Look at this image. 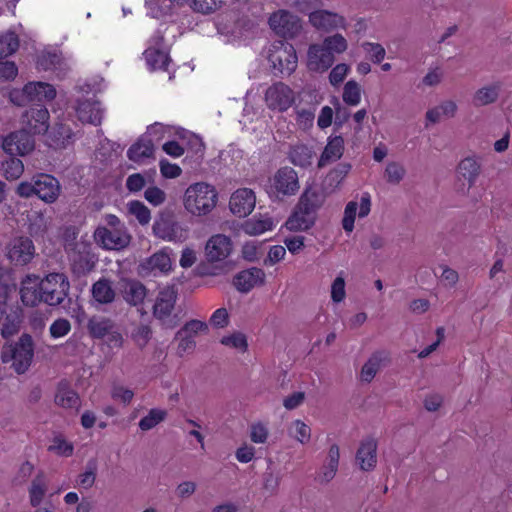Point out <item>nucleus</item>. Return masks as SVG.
Masks as SVG:
<instances>
[{"label":"nucleus","mask_w":512,"mask_h":512,"mask_svg":"<svg viewBox=\"0 0 512 512\" xmlns=\"http://www.w3.org/2000/svg\"><path fill=\"white\" fill-rule=\"evenodd\" d=\"M323 204L319 192L306 189L300 196L284 226L291 232H305L311 229L317 220V212Z\"/></svg>","instance_id":"1"},{"label":"nucleus","mask_w":512,"mask_h":512,"mask_svg":"<svg viewBox=\"0 0 512 512\" xmlns=\"http://www.w3.org/2000/svg\"><path fill=\"white\" fill-rule=\"evenodd\" d=\"M185 211L194 217H205L212 213L218 203V192L212 184L196 182L190 184L183 195Z\"/></svg>","instance_id":"2"},{"label":"nucleus","mask_w":512,"mask_h":512,"mask_svg":"<svg viewBox=\"0 0 512 512\" xmlns=\"http://www.w3.org/2000/svg\"><path fill=\"white\" fill-rule=\"evenodd\" d=\"M105 226L94 232L95 241L107 250H121L131 242V235L121 220L113 214L105 216Z\"/></svg>","instance_id":"3"},{"label":"nucleus","mask_w":512,"mask_h":512,"mask_svg":"<svg viewBox=\"0 0 512 512\" xmlns=\"http://www.w3.org/2000/svg\"><path fill=\"white\" fill-rule=\"evenodd\" d=\"M34 358V342L29 334H22L18 341L5 345L1 351L3 363L11 362L12 368L18 374L25 373Z\"/></svg>","instance_id":"4"},{"label":"nucleus","mask_w":512,"mask_h":512,"mask_svg":"<svg viewBox=\"0 0 512 512\" xmlns=\"http://www.w3.org/2000/svg\"><path fill=\"white\" fill-rule=\"evenodd\" d=\"M271 30L284 39H294L303 29L302 19L293 12L279 9L273 12L268 19Z\"/></svg>","instance_id":"5"},{"label":"nucleus","mask_w":512,"mask_h":512,"mask_svg":"<svg viewBox=\"0 0 512 512\" xmlns=\"http://www.w3.org/2000/svg\"><path fill=\"white\" fill-rule=\"evenodd\" d=\"M43 302L50 306L60 305L68 296L70 284L63 273H50L40 279Z\"/></svg>","instance_id":"6"},{"label":"nucleus","mask_w":512,"mask_h":512,"mask_svg":"<svg viewBox=\"0 0 512 512\" xmlns=\"http://www.w3.org/2000/svg\"><path fill=\"white\" fill-rule=\"evenodd\" d=\"M268 60L281 74L290 75L297 67L296 50L292 44L284 41H276L271 45Z\"/></svg>","instance_id":"7"},{"label":"nucleus","mask_w":512,"mask_h":512,"mask_svg":"<svg viewBox=\"0 0 512 512\" xmlns=\"http://www.w3.org/2000/svg\"><path fill=\"white\" fill-rule=\"evenodd\" d=\"M176 297L172 287H165L158 292L152 307L154 317L166 328L171 329L177 325L176 317L173 315Z\"/></svg>","instance_id":"8"},{"label":"nucleus","mask_w":512,"mask_h":512,"mask_svg":"<svg viewBox=\"0 0 512 512\" xmlns=\"http://www.w3.org/2000/svg\"><path fill=\"white\" fill-rule=\"evenodd\" d=\"M297 172L288 166L278 169L269 179L268 192L274 196H292L299 190Z\"/></svg>","instance_id":"9"},{"label":"nucleus","mask_w":512,"mask_h":512,"mask_svg":"<svg viewBox=\"0 0 512 512\" xmlns=\"http://www.w3.org/2000/svg\"><path fill=\"white\" fill-rule=\"evenodd\" d=\"M55 96V88L46 82H29L24 86L22 92L15 90L10 93L11 101L17 105H23L25 101H50Z\"/></svg>","instance_id":"10"},{"label":"nucleus","mask_w":512,"mask_h":512,"mask_svg":"<svg viewBox=\"0 0 512 512\" xmlns=\"http://www.w3.org/2000/svg\"><path fill=\"white\" fill-rule=\"evenodd\" d=\"M7 259L15 266H25L29 264L36 255V248L27 236H17L12 238L5 248Z\"/></svg>","instance_id":"11"},{"label":"nucleus","mask_w":512,"mask_h":512,"mask_svg":"<svg viewBox=\"0 0 512 512\" xmlns=\"http://www.w3.org/2000/svg\"><path fill=\"white\" fill-rule=\"evenodd\" d=\"M264 100L270 110L284 112L293 105L295 93L288 85L277 82L266 89Z\"/></svg>","instance_id":"12"},{"label":"nucleus","mask_w":512,"mask_h":512,"mask_svg":"<svg viewBox=\"0 0 512 512\" xmlns=\"http://www.w3.org/2000/svg\"><path fill=\"white\" fill-rule=\"evenodd\" d=\"M309 23L319 31L331 32L334 30H346L348 23L346 18L326 9H318L309 14Z\"/></svg>","instance_id":"13"},{"label":"nucleus","mask_w":512,"mask_h":512,"mask_svg":"<svg viewBox=\"0 0 512 512\" xmlns=\"http://www.w3.org/2000/svg\"><path fill=\"white\" fill-rule=\"evenodd\" d=\"M481 174V161L477 156H467L456 167V178L462 182L460 190L467 193L477 182Z\"/></svg>","instance_id":"14"},{"label":"nucleus","mask_w":512,"mask_h":512,"mask_svg":"<svg viewBox=\"0 0 512 512\" xmlns=\"http://www.w3.org/2000/svg\"><path fill=\"white\" fill-rule=\"evenodd\" d=\"M156 237L169 242H183L187 238V229L181 223L170 218H161L153 224Z\"/></svg>","instance_id":"15"},{"label":"nucleus","mask_w":512,"mask_h":512,"mask_svg":"<svg viewBox=\"0 0 512 512\" xmlns=\"http://www.w3.org/2000/svg\"><path fill=\"white\" fill-rule=\"evenodd\" d=\"M233 250L231 239L224 234L211 236L205 245V256L208 262L217 263L226 260Z\"/></svg>","instance_id":"16"},{"label":"nucleus","mask_w":512,"mask_h":512,"mask_svg":"<svg viewBox=\"0 0 512 512\" xmlns=\"http://www.w3.org/2000/svg\"><path fill=\"white\" fill-rule=\"evenodd\" d=\"M2 147L10 156H24L34 149V140L30 132L20 130L6 136L3 140Z\"/></svg>","instance_id":"17"},{"label":"nucleus","mask_w":512,"mask_h":512,"mask_svg":"<svg viewBox=\"0 0 512 512\" xmlns=\"http://www.w3.org/2000/svg\"><path fill=\"white\" fill-rule=\"evenodd\" d=\"M335 62V56L328 52L322 44H311L307 50L306 66L309 71L323 73Z\"/></svg>","instance_id":"18"},{"label":"nucleus","mask_w":512,"mask_h":512,"mask_svg":"<svg viewBox=\"0 0 512 512\" xmlns=\"http://www.w3.org/2000/svg\"><path fill=\"white\" fill-rule=\"evenodd\" d=\"M256 196L249 188H240L234 191L229 200V209L238 217L248 216L255 208Z\"/></svg>","instance_id":"19"},{"label":"nucleus","mask_w":512,"mask_h":512,"mask_svg":"<svg viewBox=\"0 0 512 512\" xmlns=\"http://www.w3.org/2000/svg\"><path fill=\"white\" fill-rule=\"evenodd\" d=\"M371 210V198L368 193H364L361 196L360 202L350 201L347 203L344 209V216L342 219L343 229L350 233L354 229V222L356 215L359 218L366 217Z\"/></svg>","instance_id":"20"},{"label":"nucleus","mask_w":512,"mask_h":512,"mask_svg":"<svg viewBox=\"0 0 512 512\" xmlns=\"http://www.w3.org/2000/svg\"><path fill=\"white\" fill-rule=\"evenodd\" d=\"M72 271L77 275H85L90 272L94 265V256L89 247L84 243H77L75 248L69 253Z\"/></svg>","instance_id":"21"},{"label":"nucleus","mask_w":512,"mask_h":512,"mask_svg":"<svg viewBox=\"0 0 512 512\" xmlns=\"http://www.w3.org/2000/svg\"><path fill=\"white\" fill-rule=\"evenodd\" d=\"M20 298L25 306L35 307L43 302L40 278L29 274L20 284Z\"/></svg>","instance_id":"22"},{"label":"nucleus","mask_w":512,"mask_h":512,"mask_svg":"<svg viewBox=\"0 0 512 512\" xmlns=\"http://www.w3.org/2000/svg\"><path fill=\"white\" fill-rule=\"evenodd\" d=\"M48 120L49 112L41 105L30 108L22 117V122L27 125L29 132L33 134L47 132L49 127Z\"/></svg>","instance_id":"23"},{"label":"nucleus","mask_w":512,"mask_h":512,"mask_svg":"<svg viewBox=\"0 0 512 512\" xmlns=\"http://www.w3.org/2000/svg\"><path fill=\"white\" fill-rule=\"evenodd\" d=\"M139 268L140 273L143 276H156L170 272L172 268V262L167 253L159 251L143 261Z\"/></svg>","instance_id":"24"},{"label":"nucleus","mask_w":512,"mask_h":512,"mask_svg":"<svg viewBox=\"0 0 512 512\" xmlns=\"http://www.w3.org/2000/svg\"><path fill=\"white\" fill-rule=\"evenodd\" d=\"M119 289L124 301L131 306H140L147 296L145 285L138 280L123 279Z\"/></svg>","instance_id":"25"},{"label":"nucleus","mask_w":512,"mask_h":512,"mask_svg":"<svg viewBox=\"0 0 512 512\" xmlns=\"http://www.w3.org/2000/svg\"><path fill=\"white\" fill-rule=\"evenodd\" d=\"M59 181L48 174L36 176V196L46 203H53L60 195Z\"/></svg>","instance_id":"26"},{"label":"nucleus","mask_w":512,"mask_h":512,"mask_svg":"<svg viewBox=\"0 0 512 512\" xmlns=\"http://www.w3.org/2000/svg\"><path fill=\"white\" fill-rule=\"evenodd\" d=\"M265 281V272L260 268H250L235 275L233 284L240 292L247 293Z\"/></svg>","instance_id":"27"},{"label":"nucleus","mask_w":512,"mask_h":512,"mask_svg":"<svg viewBox=\"0 0 512 512\" xmlns=\"http://www.w3.org/2000/svg\"><path fill=\"white\" fill-rule=\"evenodd\" d=\"M356 462L363 471H371L377 463V443L374 439L368 438L360 443L356 453Z\"/></svg>","instance_id":"28"},{"label":"nucleus","mask_w":512,"mask_h":512,"mask_svg":"<svg viewBox=\"0 0 512 512\" xmlns=\"http://www.w3.org/2000/svg\"><path fill=\"white\" fill-rule=\"evenodd\" d=\"M76 113L81 122L99 125L102 121L104 111L101 108V104L91 98L83 101L79 100Z\"/></svg>","instance_id":"29"},{"label":"nucleus","mask_w":512,"mask_h":512,"mask_svg":"<svg viewBox=\"0 0 512 512\" xmlns=\"http://www.w3.org/2000/svg\"><path fill=\"white\" fill-rule=\"evenodd\" d=\"M501 91L499 82L489 83L479 87L472 95V104L475 107H483L497 102Z\"/></svg>","instance_id":"30"},{"label":"nucleus","mask_w":512,"mask_h":512,"mask_svg":"<svg viewBox=\"0 0 512 512\" xmlns=\"http://www.w3.org/2000/svg\"><path fill=\"white\" fill-rule=\"evenodd\" d=\"M387 361L388 354L386 352L377 351L373 353L362 366L360 372L361 381L370 383Z\"/></svg>","instance_id":"31"},{"label":"nucleus","mask_w":512,"mask_h":512,"mask_svg":"<svg viewBox=\"0 0 512 512\" xmlns=\"http://www.w3.org/2000/svg\"><path fill=\"white\" fill-rule=\"evenodd\" d=\"M344 152V139L341 136L330 138L318 161V167L323 168L326 165L340 159Z\"/></svg>","instance_id":"32"},{"label":"nucleus","mask_w":512,"mask_h":512,"mask_svg":"<svg viewBox=\"0 0 512 512\" xmlns=\"http://www.w3.org/2000/svg\"><path fill=\"white\" fill-rule=\"evenodd\" d=\"M56 405L64 409H78L80 398L78 394L66 382H60L55 394Z\"/></svg>","instance_id":"33"},{"label":"nucleus","mask_w":512,"mask_h":512,"mask_svg":"<svg viewBox=\"0 0 512 512\" xmlns=\"http://www.w3.org/2000/svg\"><path fill=\"white\" fill-rule=\"evenodd\" d=\"M92 298L98 304H110L114 301L116 293L109 279L101 278L92 285Z\"/></svg>","instance_id":"34"},{"label":"nucleus","mask_w":512,"mask_h":512,"mask_svg":"<svg viewBox=\"0 0 512 512\" xmlns=\"http://www.w3.org/2000/svg\"><path fill=\"white\" fill-rule=\"evenodd\" d=\"M154 153V144L151 139L143 136L138 139L127 151V156L131 161L142 162L150 158Z\"/></svg>","instance_id":"35"},{"label":"nucleus","mask_w":512,"mask_h":512,"mask_svg":"<svg viewBox=\"0 0 512 512\" xmlns=\"http://www.w3.org/2000/svg\"><path fill=\"white\" fill-rule=\"evenodd\" d=\"M339 459H340L339 446L336 444H333L329 447L326 460L321 468V474H320L321 481L329 482L335 477V475L338 471Z\"/></svg>","instance_id":"36"},{"label":"nucleus","mask_w":512,"mask_h":512,"mask_svg":"<svg viewBox=\"0 0 512 512\" xmlns=\"http://www.w3.org/2000/svg\"><path fill=\"white\" fill-rule=\"evenodd\" d=\"M314 157L313 151L304 144H296L291 146L288 152V158L292 164L302 168L312 164Z\"/></svg>","instance_id":"37"},{"label":"nucleus","mask_w":512,"mask_h":512,"mask_svg":"<svg viewBox=\"0 0 512 512\" xmlns=\"http://www.w3.org/2000/svg\"><path fill=\"white\" fill-rule=\"evenodd\" d=\"M115 323L103 316H93L89 319L87 328L93 338L102 339L114 328Z\"/></svg>","instance_id":"38"},{"label":"nucleus","mask_w":512,"mask_h":512,"mask_svg":"<svg viewBox=\"0 0 512 512\" xmlns=\"http://www.w3.org/2000/svg\"><path fill=\"white\" fill-rule=\"evenodd\" d=\"M143 55L151 70H165L167 68L169 56L165 50L156 47H149L145 50Z\"/></svg>","instance_id":"39"},{"label":"nucleus","mask_w":512,"mask_h":512,"mask_svg":"<svg viewBox=\"0 0 512 512\" xmlns=\"http://www.w3.org/2000/svg\"><path fill=\"white\" fill-rule=\"evenodd\" d=\"M1 323V336L3 338L9 339L16 335L21 326V314L18 309H10L9 314L4 317Z\"/></svg>","instance_id":"40"},{"label":"nucleus","mask_w":512,"mask_h":512,"mask_svg":"<svg viewBox=\"0 0 512 512\" xmlns=\"http://www.w3.org/2000/svg\"><path fill=\"white\" fill-rule=\"evenodd\" d=\"M49 221L44 213L32 211L28 215V231L33 237L43 236L47 231Z\"/></svg>","instance_id":"41"},{"label":"nucleus","mask_w":512,"mask_h":512,"mask_svg":"<svg viewBox=\"0 0 512 512\" xmlns=\"http://www.w3.org/2000/svg\"><path fill=\"white\" fill-rule=\"evenodd\" d=\"M273 220L269 217L252 218L243 225V230L248 235H260L266 231L272 230Z\"/></svg>","instance_id":"42"},{"label":"nucleus","mask_w":512,"mask_h":512,"mask_svg":"<svg viewBox=\"0 0 512 512\" xmlns=\"http://www.w3.org/2000/svg\"><path fill=\"white\" fill-rule=\"evenodd\" d=\"M288 434L299 443L306 444L311 439V428L302 420L296 419L290 423Z\"/></svg>","instance_id":"43"},{"label":"nucleus","mask_w":512,"mask_h":512,"mask_svg":"<svg viewBox=\"0 0 512 512\" xmlns=\"http://www.w3.org/2000/svg\"><path fill=\"white\" fill-rule=\"evenodd\" d=\"M166 417L167 411L165 409L153 408L139 421V428L142 431H149L163 422Z\"/></svg>","instance_id":"44"},{"label":"nucleus","mask_w":512,"mask_h":512,"mask_svg":"<svg viewBox=\"0 0 512 512\" xmlns=\"http://www.w3.org/2000/svg\"><path fill=\"white\" fill-rule=\"evenodd\" d=\"M46 493V483L44 476L37 475L31 483L29 488V500L33 507H38L42 502Z\"/></svg>","instance_id":"45"},{"label":"nucleus","mask_w":512,"mask_h":512,"mask_svg":"<svg viewBox=\"0 0 512 512\" xmlns=\"http://www.w3.org/2000/svg\"><path fill=\"white\" fill-rule=\"evenodd\" d=\"M321 44L332 55L342 54L348 49V42L346 38L340 33H335L325 37Z\"/></svg>","instance_id":"46"},{"label":"nucleus","mask_w":512,"mask_h":512,"mask_svg":"<svg viewBox=\"0 0 512 512\" xmlns=\"http://www.w3.org/2000/svg\"><path fill=\"white\" fill-rule=\"evenodd\" d=\"M3 175L7 180H16L24 172L23 162L13 156L2 162Z\"/></svg>","instance_id":"47"},{"label":"nucleus","mask_w":512,"mask_h":512,"mask_svg":"<svg viewBox=\"0 0 512 512\" xmlns=\"http://www.w3.org/2000/svg\"><path fill=\"white\" fill-rule=\"evenodd\" d=\"M342 99L349 106H357L361 102V87L355 80L344 85Z\"/></svg>","instance_id":"48"},{"label":"nucleus","mask_w":512,"mask_h":512,"mask_svg":"<svg viewBox=\"0 0 512 512\" xmlns=\"http://www.w3.org/2000/svg\"><path fill=\"white\" fill-rule=\"evenodd\" d=\"M19 39L14 32L0 35V58H6L17 51Z\"/></svg>","instance_id":"49"},{"label":"nucleus","mask_w":512,"mask_h":512,"mask_svg":"<svg viewBox=\"0 0 512 512\" xmlns=\"http://www.w3.org/2000/svg\"><path fill=\"white\" fill-rule=\"evenodd\" d=\"M351 170L349 163H340L326 176V184L334 189L338 187Z\"/></svg>","instance_id":"50"},{"label":"nucleus","mask_w":512,"mask_h":512,"mask_svg":"<svg viewBox=\"0 0 512 512\" xmlns=\"http://www.w3.org/2000/svg\"><path fill=\"white\" fill-rule=\"evenodd\" d=\"M385 178L390 184H399L406 175L405 167L398 162H388L385 168Z\"/></svg>","instance_id":"51"},{"label":"nucleus","mask_w":512,"mask_h":512,"mask_svg":"<svg viewBox=\"0 0 512 512\" xmlns=\"http://www.w3.org/2000/svg\"><path fill=\"white\" fill-rule=\"evenodd\" d=\"M280 482L281 477L275 474L272 469L267 468L262 476V489L269 496H273L277 493Z\"/></svg>","instance_id":"52"},{"label":"nucleus","mask_w":512,"mask_h":512,"mask_svg":"<svg viewBox=\"0 0 512 512\" xmlns=\"http://www.w3.org/2000/svg\"><path fill=\"white\" fill-rule=\"evenodd\" d=\"M128 211L135 216L141 225H146L151 220L150 210L140 201H130L128 203Z\"/></svg>","instance_id":"53"},{"label":"nucleus","mask_w":512,"mask_h":512,"mask_svg":"<svg viewBox=\"0 0 512 512\" xmlns=\"http://www.w3.org/2000/svg\"><path fill=\"white\" fill-rule=\"evenodd\" d=\"M97 466L95 462H88L86 470L79 474L77 484L85 490L93 487L96 480Z\"/></svg>","instance_id":"54"},{"label":"nucleus","mask_w":512,"mask_h":512,"mask_svg":"<svg viewBox=\"0 0 512 512\" xmlns=\"http://www.w3.org/2000/svg\"><path fill=\"white\" fill-rule=\"evenodd\" d=\"M151 335L152 330L150 326L141 324L133 330L131 337L139 348H144L150 341Z\"/></svg>","instance_id":"55"},{"label":"nucleus","mask_w":512,"mask_h":512,"mask_svg":"<svg viewBox=\"0 0 512 512\" xmlns=\"http://www.w3.org/2000/svg\"><path fill=\"white\" fill-rule=\"evenodd\" d=\"M361 46L373 63L378 64L385 58L386 51L381 44L363 42Z\"/></svg>","instance_id":"56"},{"label":"nucleus","mask_w":512,"mask_h":512,"mask_svg":"<svg viewBox=\"0 0 512 512\" xmlns=\"http://www.w3.org/2000/svg\"><path fill=\"white\" fill-rule=\"evenodd\" d=\"M315 118L314 109L301 108L296 110V123L302 130H308L313 126Z\"/></svg>","instance_id":"57"},{"label":"nucleus","mask_w":512,"mask_h":512,"mask_svg":"<svg viewBox=\"0 0 512 512\" xmlns=\"http://www.w3.org/2000/svg\"><path fill=\"white\" fill-rule=\"evenodd\" d=\"M176 339L179 340L177 346V354L180 357H183L185 354L193 352L196 347L195 339L187 334H181L179 330L176 334Z\"/></svg>","instance_id":"58"},{"label":"nucleus","mask_w":512,"mask_h":512,"mask_svg":"<svg viewBox=\"0 0 512 512\" xmlns=\"http://www.w3.org/2000/svg\"><path fill=\"white\" fill-rule=\"evenodd\" d=\"M71 331V323L65 318L56 319L49 328L50 336L54 339L66 336Z\"/></svg>","instance_id":"59"},{"label":"nucleus","mask_w":512,"mask_h":512,"mask_svg":"<svg viewBox=\"0 0 512 512\" xmlns=\"http://www.w3.org/2000/svg\"><path fill=\"white\" fill-rule=\"evenodd\" d=\"M223 0H191V7L194 11L208 14L217 10Z\"/></svg>","instance_id":"60"},{"label":"nucleus","mask_w":512,"mask_h":512,"mask_svg":"<svg viewBox=\"0 0 512 512\" xmlns=\"http://www.w3.org/2000/svg\"><path fill=\"white\" fill-rule=\"evenodd\" d=\"M144 197L153 206H160L167 199L165 191L157 186H149L144 192Z\"/></svg>","instance_id":"61"},{"label":"nucleus","mask_w":512,"mask_h":512,"mask_svg":"<svg viewBox=\"0 0 512 512\" xmlns=\"http://www.w3.org/2000/svg\"><path fill=\"white\" fill-rule=\"evenodd\" d=\"M349 72V65L345 63L337 64L335 67L332 68L329 74L330 84L333 86L340 85L344 81Z\"/></svg>","instance_id":"62"},{"label":"nucleus","mask_w":512,"mask_h":512,"mask_svg":"<svg viewBox=\"0 0 512 512\" xmlns=\"http://www.w3.org/2000/svg\"><path fill=\"white\" fill-rule=\"evenodd\" d=\"M161 175L166 179H174L182 174V169L179 165L169 162L167 159H161L159 162Z\"/></svg>","instance_id":"63"},{"label":"nucleus","mask_w":512,"mask_h":512,"mask_svg":"<svg viewBox=\"0 0 512 512\" xmlns=\"http://www.w3.org/2000/svg\"><path fill=\"white\" fill-rule=\"evenodd\" d=\"M268 429L262 423H255L250 428V439L253 443L264 444L268 439Z\"/></svg>","instance_id":"64"}]
</instances>
